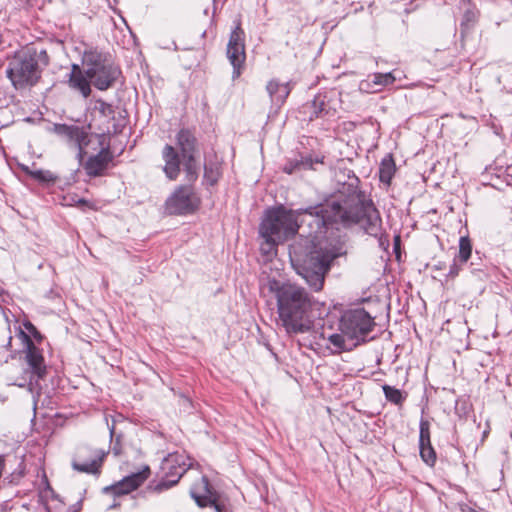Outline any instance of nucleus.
<instances>
[{
    "label": "nucleus",
    "instance_id": "393cba45",
    "mask_svg": "<svg viewBox=\"0 0 512 512\" xmlns=\"http://www.w3.org/2000/svg\"><path fill=\"white\" fill-rule=\"evenodd\" d=\"M184 160V170L186 172V179L188 182L193 183L198 178V164L196 162L195 155L193 156H185Z\"/></svg>",
    "mask_w": 512,
    "mask_h": 512
},
{
    "label": "nucleus",
    "instance_id": "f8f14e48",
    "mask_svg": "<svg viewBox=\"0 0 512 512\" xmlns=\"http://www.w3.org/2000/svg\"><path fill=\"white\" fill-rule=\"evenodd\" d=\"M311 107V119L334 117L340 107V93L335 89L320 92L314 97Z\"/></svg>",
    "mask_w": 512,
    "mask_h": 512
},
{
    "label": "nucleus",
    "instance_id": "2eb2a0df",
    "mask_svg": "<svg viewBox=\"0 0 512 512\" xmlns=\"http://www.w3.org/2000/svg\"><path fill=\"white\" fill-rule=\"evenodd\" d=\"M19 335L25 340L26 343L25 359L29 368L31 369V373L36 376L37 379L44 378L46 374V366L44 365V357L41 351L22 330L19 331Z\"/></svg>",
    "mask_w": 512,
    "mask_h": 512
},
{
    "label": "nucleus",
    "instance_id": "1a4fd4ad",
    "mask_svg": "<svg viewBox=\"0 0 512 512\" xmlns=\"http://www.w3.org/2000/svg\"><path fill=\"white\" fill-rule=\"evenodd\" d=\"M200 200L189 185L179 186L166 200L165 206L169 214L183 215L194 212Z\"/></svg>",
    "mask_w": 512,
    "mask_h": 512
},
{
    "label": "nucleus",
    "instance_id": "4c0bfd02",
    "mask_svg": "<svg viewBox=\"0 0 512 512\" xmlns=\"http://www.w3.org/2000/svg\"><path fill=\"white\" fill-rule=\"evenodd\" d=\"M11 341H12V336H8L7 337V344H6V347H9L11 345Z\"/></svg>",
    "mask_w": 512,
    "mask_h": 512
},
{
    "label": "nucleus",
    "instance_id": "9b49d317",
    "mask_svg": "<svg viewBox=\"0 0 512 512\" xmlns=\"http://www.w3.org/2000/svg\"><path fill=\"white\" fill-rule=\"evenodd\" d=\"M227 57L233 66L232 78L236 79L241 74V68L245 62L244 32L240 24L231 32L227 45Z\"/></svg>",
    "mask_w": 512,
    "mask_h": 512
},
{
    "label": "nucleus",
    "instance_id": "c756f323",
    "mask_svg": "<svg viewBox=\"0 0 512 512\" xmlns=\"http://www.w3.org/2000/svg\"><path fill=\"white\" fill-rule=\"evenodd\" d=\"M419 448H420V456L423 459V461L430 466L434 465V463L436 461V453H435L431 443H429L427 445L419 444Z\"/></svg>",
    "mask_w": 512,
    "mask_h": 512
},
{
    "label": "nucleus",
    "instance_id": "72a5a7b5",
    "mask_svg": "<svg viewBox=\"0 0 512 512\" xmlns=\"http://www.w3.org/2000/svg\"><path fill=\"white\" fill-rule=\"evenodd\" d=\"M33 177L42 182H54L56 177L50 171L37 170L33 172Z\"/></svg>",
    "mask_w": 512,
    "mask_h": 512
},
{
    "label": "nucleus",
    "instance_id": "ddd939ff",
    "mask_svg": "<svg viewBox=\"0 0 512 512\" xmlns=\"http://www.w3.org/2000/svg\"><path fill=\"white\" fill-rule=\"evenodd\" d=\"M150 468L145 466L141 471L132 473L122 480L103 488V493L113 497H120L131 493L140 487L149 477Z\"/></svg>",
    "mask_w": 512,
    "mask_h": 512
},
{
    "label": "nucleus",
    "instance_id": "39448f33",
    "mask_svg": "<svg viewBox=\"0 0 512 512\" xmlns=\"http://www.w3.org/2000/svg\"><path fill=\"white\" fill-rule=\"evenodd\" d=\"M86 76L97 89L108 90L119 79L122 72L107 54L98 50H86L82 57Z\"/></svg>",
    "mask_w": 512,
    "mask_h": 512
},
{
    "label": "nucleus",
    "instance_id": "58836bf2",
    "mask_svg": "<svg viewBox=\"0 0 512 512\" xmlns=\"http://www.w3.org/2000/svg\"><path fill=\"white\" fill-rule=\"evenodd\" d=\"M110 435H111V437H112V438L115 436L114 426H112V427L110 428Z\"/></svg>",
    "mask_w": 512,
    "mask_h": 512
},
{
    "label": "nucleus",
    "instance_id": "f257e3e1",
    "mask_svg": "<svg viewBox=\"0 0 512 512\" xmlns=\"http://www.w3.org/2000/svg\"><path fill=\"white\" fill-rule=\"evenodd\" d=\"M319 207L317 205L297 210L277 207L267 212L259 228L261 237H274L284 242L303 225L308 226V235L290 246L289 257L296 272L315 291L322 289L325 276L334 261L347 253L345 241L340 236L327 237L325 227L318 229L316 224L307 220L308 214Z\"/></svg>",
    "mask_w": 512,
    "mask_h": 512
},
{
    "label": "nucleus",
    "instance_id": "9d476101",
    "mask_svg": "<svg viewBox=\"0 0 512 512\" xmlns=\"http://www.w3.org/2000/svg\"><path fill=\"white\" fill-rule=\"evenodd\" d=\"M105 456L106 452L102 449L84 446L78 450L72 466L79 472L98 474Z\"/></svg>",
    "mask_w": 512,
    "mask_h": 512
},
{
    "label": "nucleus",
    "instance_id": "20e7f679",
    "mask_svg": "<svg viewBox=\"0 0 512 512\" xmlns=\"http://www.w3.org/2000/svg\"><path fill=\"white\" fill-rule=\"evenodd\" d=\"M40 59L44 65L48 64V56L45 51H41L39 55L29 50L14 54L9 60L6 76L15 89L19 90L34 86L38 82L41 75Z\"/></svg>",
    "mask_w": 512,
    "mask_h": 512
},
{
    "label": "nucleus",
    "instance_id": "f704fd0d",
    "mask_svg": "<svg viewBox=\"0 0 512 512\" xmlns=\"http://www.w3.org/2000/svg\"><path fill=\"white\" fill-rule=\"evenodd\" d=\"M462 264L463 263H460L457 258H454L453 263L450 266V269H449V272H448L447 276L452 278V279L457 277L459 272H460V270H461V265Z\"/></svg>",
    "mask_w": 512,
    "mask_h": 512
},
{
    "label": "nucleus",
    "instance_id": "412c9836",
    "mask_svg": "<svg viewBox=\"0 0 512 512\" xmlns=\"http://www.w3.org/2000/svg\"><path fill=\"white\" fill-rule=\"evenodd\" d=\"M177 144L181 150L182 157L193 156L197 153L196 138L188 129H181L177 134Z\"/></svg>",
    "mask_w": 512,
    "mask_h": 512
},
{
    "label": "nucleus",
    "instance_id": "423d86ee",
    "mask_svg": "<svg viewBox=\"0 0 512 512\" xmlns=\"http://www.w3.org/2000/svg\"><path fill=\"white\" fill-rule=\"evenodd\" d=\"M374 327V318L362 308L346 312L339 325L340 332L352 341V346L366 342Z\"/></svg>",
    "mask_w": 512,
    "mask_h": 512
},
{
    "label": "nucleus",
    "instance_id": "4be33fe9",
    "mask_svg": "<svg viewBox=\"0 0 512 512\" xmlns=\"http://www.w3.org/2000/svg\"><path fill=\"white\" fill-rule=\"evenodd\" d=\"M266 90L271 98V101L277 105L283 104L290 93L288 84H282L276 80L269 81L266 86Z\"/></svg>",
    "mask_w": 512,
    "mask_h": 512
},
{
    "label": "nucleus",
    "instance_id": "7c9ffc66",
    "mask_svg": "<svg viewBox=\"0 0 512 512\" xmlns=\"http://www.w3.org/2000/svg\"><path fill=\"white\" fill-rule=\"evenodd\" d=\"M479 12L474 6H469L463 14L462 26L469 28L473 26L478 20Z\"/></svg>",
    "mask_w": 512,
    "mask_h": 512
},
{
    "label": "nucleus",
    "instance_id": "cd10ccee",
    "mask_svg": "<svg viewBox=\"0 0 512 512\" xmlns=\"http://www.w3.org/2000/svg\"><path fill=\"white\" fill-rule=\"evenodd\" d=\"M382 388L384 395L389 402L396 405H402L405 397L399 389L389 385H384Z\"/></svg>",
    "mask_w": 512,
    "mask_h": 512
},
{
    "label": "nucleus",
    "instance_id": "0eeeda50",
    "mask_svg": "<svg viewBox=\"0 0 512 512\" xmlns=\"http://www.w3.org/2000/svg\"><path fill=\"white\" fill-rule=\"evenodd\" d=\"M188 467L184 457L179 454H169L162 462L161 470L164 477L155 485H149V489L155 493H161L178 483L187 471Z\"/></svg>",
    "mask_w": 512,
    "mask_h": 512
},
{
    "label": "nucleus",
    "instance_id": "6ab92c4d",
    "mask_svg": "<svg viewBox=\"0 0 512 512\" xmlns=\"http://www.w3.org/2000/svg\"><path fill=\"white\" fill-rule=\"evenodd\" d=\"M395 76L389 73H374L361 82L360 89L367 92H378L383 87L389 86L395 82Z\"/></svg>",
    "mask_w": 512,
    "mask_h": 512
},
{
    "label": "nucleus",
    "instance_id": "6e6552de",
    "mask_svg": "<svg viewBox=\"0 0 512 512\" xmlns=\"http://www.w3.org/2000/svg\"><path fill=\"white\" fill-rule=\"evenodd\" d=\"M191 497L200 507H212L216 512L227 511V498L214 491L206 476H202L190 489Z\"/></svg>",
    "mask_w": 512,
    "mask_h": 512
},
{
    "label": "nucleus",
    "instance_id": "aec40b11",
    "mask_svg": "<svg viewBox=\"0 0 512 512\" xmlns=\"http://www.w3.org/2000/svg\"><path fill=\"white\" fill-rule=\"evenodd\" d=\"M325 157L324 156H306L301 157V159L291 160L285 164L283 170L287 174L297 173L303 170H316V164H324Z\"/></svg>",
    "mask_w": 512,
    "mask_h": 512
},
{
    "label": "nucleus",
    "instance_id": "b1692460",
    "mask_svg": "<svg viewBox=\"0 0 512 512\" xmlns=\"http://www.w3.org/2000/svg\"><path fill=\"white\" fill-rule=\"evenodd\" d=\"M396 170L395 162L391 154L386 155L379 167V179L382 183L390 184Z\"/></svg>",
    "mask_w": 512,
    "mask_h": 512
},
{
    "label": "nucleus",
    "instance_id": "7ed1b4c3",
    "mask_svg": "<svg viewBox=\"0 0 512 512\" xmlns=\"http://www.w3.org/2000/svg\"><path fill=\"white\" fill-rule=\"evenodd\" d=\"M277 301V323L287 334L308 333L313 327V299L303 287L295 284L270 283Z\"/></svg>",
    "mask_w": 512,
    "mask_h": 512
},
{
    "label": "nucleus",
    "instance_id": "c85d7f7f",
    "mask_svg": "<svg viewBox=\"0 0 512 512\" xmlns=\"http://www.w3.org/2000/svg\"><path fill=\"white\" fill-rule=\"evenodd\" d=\"M263 242L261 243L260 250L263 255L272 256L276 254V247L282 243L281 240H276L274 237H262Z\"/></svg>",
    "mask_w": 512,
    "mask_h": 512
},
{
    "label": "nucleus",
    "instance_id": "2f4dec72",
    "mask_svg": "<svg viewBox=\"0 0 512 512\" xmlns=\"http://www.w3.org/2000/svg\"><path fill=\"white\" fill-rule=\"evenodd\" d=\"M420 434H419V444L427 445L431 443L430 440V423L426 419H421L420 421Z\"/></svg>",
    "mask_w": 512,
    "mask_h": 512
},
{
    "label": "nucleus",
    "instance_id": "e433bc0d",
    "mask_svg": "<svg viewBox=\"0 0 512 512\" xmlns=\"http://www.w3.org/2000/svg\"><path fill=\"white\" fill-rule=\"evenodd\" d=\"M25 328L29 332L33 333L34 335H36V334L39 335L38 331L36 330V328L34 327V325L32 323H30V322L25 323Z\"/></svg>",
    "mask_w": 512,
    "mask_h": 512
},
{
    "label": "nucleus",
    "instance_id": "f3484780",
    "mask_svg": "<svg viewBox=\"0 0 512 512\" xmlns=\"http://www.w3.org/2000/svg\"><path fill=\"white\" fill-rule=\"evenodd\" d=\"M112 161V154L108 148H103L98 154L91 156L84 168L89 176L97 177L103 174Z\"/></svg>",
    "mask_w": 512,
    "mask_h": 512
},
{
    "label": "nucleus",
    "instance_id": "ea45409f",
    "mask_svg": "<svg viewBox=\"0 0 512 512\" xmlns=\"http://www.w3.org/2000/svg\"><path fill=\"white\" fill-rule=\"evenodd\" d=\"M117 506H119V503H113L112 505H110V509L115 508Z\"/></svg>",
    "mask_w": 512,
    "mask_h": 512
},
{
    "label": "nucleus",
    "instance_id": "dca6fc26",
    "mask_svg": "<svg viewBox=\"0 0 512 512\" xmlns=\"http://www.w3.org/2000/svg\"><path fill=\"white\" fill-rule=\"evenodd\" d=\"M91 84V81L86 76L85 68H81L79 65L73 64L68 77L69 87L72 90L79 92L84 98H87L92 92Z\"/></svg>",
    "mask_w": 512,
    "mask_h": 512
},
{
    "label": "nucleus",
    "instance_id": "a211bd4d",
    "mask_svg": "<svg viewBox=\"0 0 512 512\" xmlns=\"http://www.w3.org/2000/svg\"><path fill=\"white\" fill-rule=\"evenodd\" d=\"M162 157L165 162L164 173L170 180H176L180 173V156L171 145H165L162 151Z\"/></svg>",
    "mask_w": 512,
    "mask_h": 512
},
{
    "label": "nucleus",
    "instance_id": "bb28decb",
    "mask_svg": "<svg viewBox=\"0 0 512 512\" xmlns=\"http://www.w3.org/2000/svg\"><path fill=\"white\" fill-rule=\"evenodd\" d=\"M472 245L468 237H461L459 240V252L455 257L460 263H466L471 257Z\"/></svg>",
    "mask_w": 512,
    "mask_h": 512
},
{
    "label": "nucleus",
    "instance_id": "c9c22d12",
    "mask_svg": "<svg viewBox=\"0 0 512 512\" xmlns=\"http://www.w3.org/2000/svg\"><path fill=\"white\" fill-rule=\"evenodd\" d=\"M120 438H121L120 435H116L115 436L114 444H113V447H112V452L116 456L120 455L121 452H122V447H121V444H120Z\"/></svg>",
    "mask_w": 512,
    "mask_h": 512
},
{
    "label": "nucleus",
    "instance_id": "f03ea898",
    "mask_svg": "<svg viewBox=\"0 0 512 512\" xmlns=\"http://www.w3.org/2000/svg\"><path fill=\"white\" fill-rule=\"evenodd\" d=\"M348 171V182L343 183L340 196L320 204L318 210L308 214L309 223L316 224L317 228L325 227V235L329 226L342 224L350 226L359 224L364 231L377 237L381 231V218L377 209L368 203L362 202L356 192L358 178Z\"/></svg>",
    "mask_w": 512,
    "mask_h": 512
},
{
    "label": "nucleus",
    "instance_id": "4468645a",
    "mask_svg": "<svg viewBox=\"0 0 512 512\" xmlns=\"http://www.w3.org/2000/svg\"><path fill=\"white\" fill-rule=\"evenodd\" d=\"M53 132L66 139L69 144L78 149V155L83 156L84 148L88 145V134L83 127L67 124H54Z\"/></svg>",
    "mask_w": 512,
    "mask_h": 512
},
{
    "label": "nucleus",
    "instance_id": "473e14b6",
    "mask_svg": "<svg viewBox=\"0 0 512 512\" xmlns=\"http://www.w3.org/2000/svg\"><path fill=\"white\" fill-rule=\"evenodd\" d=\"M94 109L98 111L103 117L114 118V109L112 105L102 99H98L96 101Z\"/></svg>",
    "mask_w": 512,
    "mask_h": 512
},
{
    "label": "nucleus",
    "instance_id": "a878e982",
    "mask_svg": "<svg viewBox=\"0 0 512 512\" xmlns=\"http://www.w3.org/2000/svg\"><path fill=\"white\" fill-rule=\"evenodd\" d=\"M221 176L220 167L218 164L210 163L204 166V180L209 185H214L218 182Z\"/></svg>",
    "mask_w": 512,
    "mask_h": 512
},
{
    "label": "nucleus",
    "instance_id": "5701e85b",
    "mask_svg": "<svg viewBox=\"0 0 512 512\" xmlns=\"http://www.w3.org/2000/svg\"><path fill=\"white\" fill-rule=\"evenodd\" d=\"M321 337L323 339H327L329 341V343L333 346V348H331V352L333 354H339L342 351L351 350L353 347L352 341L348 340L346 335H344L342 332L341 333H332V334L328 335L327 337L323 333L321 335ZM328 348L330 349V347H328Z\"/></svg>",
    "mask_w": 512,
    "mask_h": 512
}]
</instances>
